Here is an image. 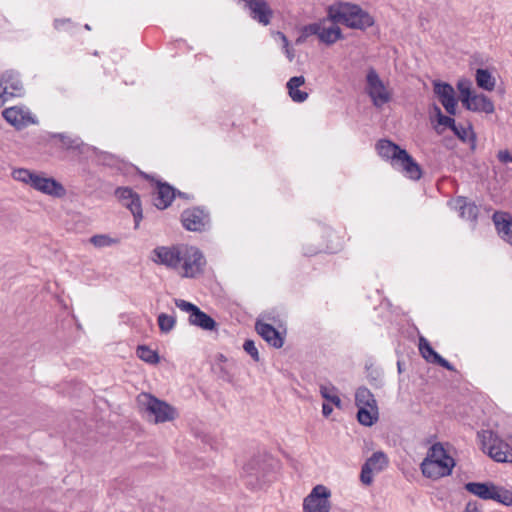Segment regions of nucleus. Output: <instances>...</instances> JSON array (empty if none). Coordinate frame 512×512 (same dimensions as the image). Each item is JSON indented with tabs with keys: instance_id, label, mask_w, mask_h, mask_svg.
Returning a JSON list of instances; mask_svg holds the SVG:
<instances>
[{
	"instance_id": "3",
	"label": "nucleus",
	"mask_w": 512,
	"mask_h": 512,
	"mask_svg": "<svg viewBox=\"0 0 512 512\" xmlns=\"http://www.w3.org/2000/svg\"><path fill=\"white\" fill-rule=\"evenodd\" d=\"M15 180L29 185L34 190L54 198L66 195L65 187L53 177H47L42 172H35L25 168H18L12 172Z\"/></svg>"
},
{
	"instance_id": "12",
	"label": "nucleus",
	"mask_w": 512,
	"mask_h": 512,
	"mask_svg": "<svg viewBox=\"0 0 512 512\" xmlns=\"http://www.w3.org/2000/svg\"><path fill=\"white\" fill-rule=\"evenodd\" d=\"M155 191L153 193V203L156 208L164 210L168 208L176 197V189L167 182L161 180L155 181Z\"/></svg>"
},
{
	"instance_id": "40",
	"label": "nucleus",
	"mask_w": 512,
	"mask_h": 512,
	"mask_svg": "<svg viewBox=\"0 0 512 512\" xmlns=\"http://www.w3.org/2000/svg\"><path fill=\"white\" fill-rule=\"evenodd\" d=\"M457 88L461 94V100L467 99L469 101L474 95L471 93V82L469 80H459L457 83Z\"/></svg>"
},
{
	"instance_id": "38",
	"label": "nucleus",
	"mask_w": 512,
	"mask_h": 512,
	"mask_svg": "<svg viewBox=\"0 0 512 512\" xmlns=\"http://www.w3.org/2000/svg\"><path fill=\"white\" fill-rule=\"evenodd\" d=\"M452 131L463 142L467 141V138L469 137V134H470V139L469 140L472 142V148L475 147L476 137H475V134L473 133L471 127L465 128L462 125H457L456 124L455 128L452 129Z\"/></svg>"
},
{
	"instance_id": "53",
	"label": "nucleus",
	"mask_w": 512,
	"mask_h": 512,
	"mask_svg": "<svg viewBox=\"0 0 512 512\" xmlns=\"http://www.w3.org/2000/svg\"><path fill=\"white\" fill-rule=\"evenodd\" d=\"M506 462L512 463V449L510 450V454H509L508 459H507Z\"/></svg>"
},
{
	"instance_id": "8",
	"label": "nucleus",
	"mask_w": 512,
	"mask_h": 512,
	"mask_svg": "<svg viewBox=\"0 0 512 512\" xmlns=\"http://www.w3.org/2000/svg\"><path fill=\"white\" fill-rule=\"evenodd\" d=\"M181 223L188 231L204 232L210 228V214L202 207L187 208L181 213Z\"/></svg>"
},
{
	"instance_id": "45",
	"label": "nucleus",
	"mask_w": 512,
	"mask_h": 512,
	"mask_svg": "<svg viewBox=\"0 0 512 512\" xmlns=\"http://www.w3.org/2000/svg\"><path fill=\"white\" fill-rule=\"evenodd\" d=\"M464 512H480L476 502H468Z\"/></svg>"
},
{
	"instance_id": "35",
	"label": "nucleus",
	"mask_w": 512,
	"mask_h": 512,
	"mask_svg": "<svg viewBox=\"0 0 512 512\" xmlns=\"http://www.w3.org/2000/svg\"><path fill=\"white\" fill-rule=\"evenodd\" d=\"M320 394L325 400L334 404L336 407H341V399L336 394L335 386L320 385Z\"/></svg>"
},
{
	"instance_id": "37",
	"label": "nucleus",
	"mask_w": 512,
	"mask_h": 512,
	"mask_svg": "<svg viewBox=\"0 0 512 512\" xmlns=\"http://www.w3.org/2000/svg\"><path fill=\"white\" fill-rule=\"evenodd\" d=\"M158 326L162 333H169L172 331L176 324V318L173 315L161 313L158 315Z\"/></svg>"
},
{
	"instance_id": "51",
	"label": "nucleus",
	"mask_w": 512,
	"mask_h": 512,
	"mask_svg": "<svg viewBox=\"0 0 512 512\" xmlns=\"http://www.w3.org/2000/svg\"><path fill=\"white\" fill-rule=\"evenodd\" d=\"M307 37H304V34L301 33V35L296 39V43L300 44L306 40Z\"/></svg>"
},
{
	"instance_id": "27",
	"label": "nucleus",
	"mask_w": 512,
	"mask_h": 512,
	"mask_svg": "<svg viewBox=\"0 0 512 512\" xmlns=\"http://www.w3.org/2000/svg\"><path fill=\"white\" fill-rule=\"evenodd\" d=\"M426 458H430V461L434 464L449 463L450 461H455L450 455H448L443 445L439 442L433 444L429 448Z\"/></svg>"
},
{
	"instance_id": "9",
	"label": "nucleus",
	"mask_w": 512,
	"mask_h": 512,
	"mask_svg": "<svg viewBox=\"0 0 512 512\" xmlns=\"http://www.w3.org/2000/svg\"><path fill=\"white\" fill-rule=\"evenodd\" d=\"M331 491L324 485H316L303 501V512H329Z\"/></svg>"
},
{
	"instance_id": "36",
	"label": "nucleus",
	"mask_w": 512,
	"mask_h": 512,
	"mask_svg": "<svg viewBox=\"0 0 512 512\" xmlns=\"http://www.w3.org/2000/svg\"><path fill=\"white\" fill-rule=\"evenodd\" d=\"M90 243L96 248L109 247L119 243L118 238H112L107 234H97L90 238Z\"/></svg>"
},
{
	"instance_id": "41",
	"label": "nucleus",
	"mask_w": 512,
	"mask_h": 512,
	"mask_svg": "<svg viewBox=\"0 0 512 512\" xmlns=\"http://www.w3.org/2000/svg\"><path fill=\"white\" fill-rule=\"evenodd\" d=\"M243 349L252 357L254 361L258 362L260 360L258 349L256 348L255 342L253 340L247 339L244 342Z\"/></svg>"
},
{
	"instance_id": "48",
	"label": "nucleus",
	"mask_w": 512,
	"mask_h": 512,
	"mask_svg": "<svg viewBox=\"0 0 512 512\" xmlns=\"http://www.w3.org/2000/svg\"><path fill=\"white\" fill-rule=\"evenodd\" d=\"M68 22H69V20H68V19H67V20H59V19H56V20L54 21V27H55L57 30H60V29H61V27H62L64 24L68 23Z\"/></svg>"
},
{
	"instance_id": "47",
	"label": "nucleus",
	"mask_w": 512,
	"mask_h": 512,
	"mask_svg": "<svg viewBox=\"0 0 512 512\" xmlns=\"http://www.w3.org/2000/svg\"><path fill=\"white\" fill-rule=\"evenodd\" d=\"M284 50L289 61H292L294 59V50L290 46L284 47Z\"/></svg>"
},
{
	"instance_id": "1",
	"label": "nucleus",
	"mask_w": 512,
	"mask_h": 512,
	"mask_svg": "<svg viewBox=\"0 0 512 512\" xmlns=\"http://www.w3.org/2000/svg\"><path fill=\"white\" fill-rule=\"evenodd\" d=\"M152 253V260L156 264L176 271L183 278H196L204 273L206 259L202 251L195 246H158Z\"/></svg>"
},
{
	"instance_id": "39",
	"label": "nucleus",
	"mask_w": 512,
	"mask_h": 512,
	"mask_svg": "<svg viewBox=\"0 0 512 512\" xmlns=\"http://www.w3.org/2000/svg\"><path fill=\"white\" fill-rule=\"evenodd\" d=\"M433 111L435 113V116L437 118L438 125H442L444 127H448L451 130L455 128L456 122L452 117L446 116L442 113L439 106L436 104L433 105Z\"/></svg>"
},
{
	"instance_id": "13",
	"label": "nucleus",
	"mask_w": 512,
	"mask_h": 512,
	"mask_svg": "<svg viewBox=\"0 0 512 512\" xmlns=\"http://www.w3.org/2000/svg\"><path fill=\"white\" fill-rule=\"evenodd\" d=\"M3 118L17 130L25 128L30 123H35L31 114L18 106L6 108L2 111Z\"/></svg>"
},
{
	"instance_id": "17",
	"label": "nucleus",
	"mask_w": 512,
	"mask_h": 512,
	"mask_svg": "<svg viewBox=\"0 0 512 512\" xmlns=\"http://www.w3.org/2000/svg\"><path fill=\"white\" fill-rule=\"evenodd\" d=\"M462 104L467 110L473 112L491 114L495 110L492 100L484 94H474L469 101L462 99Z\"/></svg>"
},
{
	"instance_id": "46",
	"label": "nucleus",
	"mask_w": 512,
	"mask_h": 512,
	"mask_svg": "<svg viewBox=\"0 0 512 512\" xmlns=\"http://www.w3.org/2000/svg\"><path fill=\"white\" fill-rule=\"evenodd\" d=\"M333 409L329 404L324 403L322 405V413L325 417H328L332 413Z\"/></svg>"
},
{
	"instance_id": "23",
	"label": "nucleus",
	"mask_w": 512,
	"mask_h": 512,
	"mask_svg": "<svg viewBox=\"0 0 512 512\" xmlns=\"http://www.w3.org/2000/svg\"><path fill=\"white\" fill-rule=\"evenodd\" d=\"M304 83L305 78L303 76H294L286 84L289 96L296 103H302L308 98L307 92L299 90V87Z\"/></svg>"
},
{
	"instance_id": "43",
	"label": "nucleus",
	"mask_w": 512,
	"mask_h": 512,
	"mask_svg": "<svg viewBox=\"0 0 512 512\" xmlns=\"http://www.w3.org/2000/svg\"><path fill=\"white\" fill-rule=\"evenodd\" d=\"M321 24L322 22H317L305 25L302 28V33L304 34V37H309L312 35H316L317 37H319Z\"/></svg>"
},
{
	"instance_id": "15",
	"label": "nucleus",
	"mask_w": 512,
	"mask_h": 512,
	"mask_svg": "<svg viewBox=\"0 0 512 512\" xmlns=\"http://www.w3.org/2000/svg\"><path fill=\"white\" fill-rule=\"evenodd\" d=\"M418 346H419L420 354L426 361H428L430 363L437 364V365H439L447 370H450V371L455 370L454 366L449 361H447L445 358L440 356L432 348V346L430 345V343L428 342V340L425 337H423V336L419 337V345Z\"/></svg>"
},
{
	"instance_id": "42",
	"label": "nucleus",
	"mask_w": 512,
	"mask_h": 512,
	"mask_svg": "<svg viewBox=\"0 0 512 512\" xmlns=\"http://www.w3.org/2000/svg\"><path fill=\"white\" fill-rule=\"evenodd\" d=\"M374 470L364 463L361 469L360 480L364 485H370L373 482Z\"/></svg>"
},
{
	"instance_id": "28",
	"label": "nucleus",
	"mask_w": 512,
	"mask_h": 512,
	"mask_svg": "<svg viewBox=\"0 0 512 512\" xmlns=\"http://www.w3.org/2000/svg\"><path fill=\"white\" fill-rule=\"evenodd\" d=\"M325 20L321 24L319 40L327 45L334 44L336 41L342 39V32L338 26L325 27Z\"/></svg>"
},
{
	"instance_id": "2",
	"label": "nucleus",
	"mask_w": 512,
	"mask_h": 512,
	"mask_svg": "<svg viewBox=\"0 0 512 512\" xmlns=\"http://www.w3.org/2000/svg\"><path fill=\"white\" fill-rule=\"evenodd\" d=\"M328 19L334 24H343L351 29L366 30L374 25V18L359 5L338 2L327 10Z\"/></svg>"
},
{
	"instance_id": "7",
	"label": "nucleus",
	"mask_w": 512,
	"mask_h": 512,
	"mask_svg": "<svg viewBox=\"0 0 512 512\" xmlns=\"http://www.w3.org/2000/svg\"><path fill=\"white\" fill-rule=\"evenodd\" d=\"M175 305L180 310L189 313L188 322L190 325L199 327L206 331H213L216 329V321L195 304L183 299H175Z\"/></svg>"
},
{
	"instance_id": "20",
	"label": "nucleus",
	"mask_w": 512,
	"mask_h": 512,
	"mask_svg": "<svg viewBox=\"0 0 512 512\" xmlns=\"http://www.w3.org/2000/svg\"><path fill=\"white\" fill-rule=\"evenodd\" d=\"M401 155L399 162L394 167L400 169L410 179L419 180L422 176V169L420 165L406 150Z\"/></svg>"
},
{
	"instance_id": "19",
	"label": "nucleus",
	"mask_w": 512,
	"mask_h": 512,
	"mask_svg": "<svg viewBox=\"0 0 512 512\" xmlns=\"http://www.w3.org/2000/svg\"><path fill=\"white\" fill-rule=\"evenodd\" d=\"M255 328L257 333L274 348H281L283 346L284 338L272 325L258 321Z\"/></svg>"
},
{
	"instance_id": "30",
	"label": "nucleus",
	"mask_w": 512,
	"mask_h": 512,
	"mask_svg": "<svg viewBox=\"0 0 512 512\" xmlns=\"http://www.w3.org/2000/svg\"><path fill=\"white\" fill-rule=\"evenodd\" d=\"M355 404L357 407H373L377 405V402L368 388L359 387L355 393Z\"/></svg>"
},
{
	"instance_id": "4",
	"label": "nucleus",
	"mask_w": 512,
	"mask_h": 512,
	"mask_svg": "<svg viewBox=\"0 0 512 512\" xmlns=\"http://www.w3.org/2000/svg\"><path fill=\"white\" fill-rule=\"evenodd\" d=\"M145 412L149 416H154L155 423H164L175 419L177 413L173 406L165 401L159 400L150 394H144L140 399Z\"/></svg>"
},
{
	"instance_id": "14",
	"label": "nucleus",
	"mask_w": 512,
	"mask_h": 512,
	"mask_svg": "<svg viewBox=\"0 0 512 512\" xmlns=\"http://www.w3.org/2000/svg\"><path fill=\"white\" fill-rule=\"evenodd\" d=\"M455 466V461L449 463L434 464L430 458H425L421 463V470L425 477L431 479H439L441 477L449 476Z\"/></svg>"
},
{
	"instance_id": "34",
	"label": "nucleus",
	"mask_w": 512,
	"mask_h": 512,
	"mask_svg": "<svg viewBox=\"0 0 512 512\" xmlns=\"http://www.w3.org/2000/svg\"><path fill=\"white\" fill-rule=\"evenodd\" d=\"M490 500L497 501L506 506H512V491L501 486H496Z\"/></svg>"
},
{
	"instance_id": "21",
	"label": "nucleus",
	"mask_w": 512,
	"mask_h": 512,
	"mask_svg": "<svg viewBox=\"0 0 512 512\" xmlns=\"http://www.w3.org/2000/svg\"><path fill=\"white\" fill-rule=\"evenodd\" d=\"M4 88L8 91L10 97H21L24 94V88L19 75L13 71H7L0 79Z\"/></svg>"
},
{
	"instance_id": "11",
	"label": "nucleus",
	"mask_w": 512,
	"mask_h": 512,
	"mask_svg": "<svg viewBox=\"0 0 512 512\" xmlns=\"http://www.w3.org/2000/svg\"><path fill=\"white\" fill-rule=\"evenodd\" d=\"M433 92L450 115L456 114L457 99L453 86L440 80L433 81Z\"/></svg>"
},
{
	"instance_id": "6",
	"label": "nucleus",
	"mask_w": 512,
	"mask_h": 512,
	"mask_svg": "<svg viewBox=\"0 0 512 512\" xmlns=\"http://www.w3.org/2000/svg\"><path fill=\"white\" fill-rule=\"evenodd\" d=\"M481 437L482 450L497 462H505L511 447L492 431H483Z\"/></svg>"
},
{
	"instance_id": "44",
	"label": "nucleus",
	"mask_w": 512,
	"mask_h": 512,
	"mask_svg": "<svg viewBox=\"0 0 512 512\" xmlns=\"http://www.w3.org/2000/svg\"><path fill=\"white\" fill-rule=\"evenodd\" d=\"M497 158L501 163H512V155L508 150H500L497 154Z\"/></svg>"
},
{
	"instance_id": "16",
	"label": "nucleus",
	"mask_w": 512,
	"mask_h": 512,
	"mask_svg": "<svg viewBox=\"0 0 512 512\" xmlns=\"http://www.w3.org/2000/svg\"><path fill=\"white\" fill-rule=\"evenodd\" d=\"M376 150L383 159L390 160L393 167L399 162L401 154L405 152V149L387 139L379 140L376 143Z\"/></svg>"
},
{
	"instance_id": "52",
	"label": "nucleus",
	"mask_w": 512,
	"mask_h": 512,
	"mask_svg": "<svg viewBox=\"0 0 512 512\" xmlns=\"http://www.w3.org/2000/svg\"><path fill=\"white\" fill-rule=\"evenodd\" d=\"M176 195L181 197V198H185V199L189 198V196L186 193L178 191V190H176Z\"/></svg>"
},
{
	"instance_id": "31",
	"label": "nucleus",
	"mask_w": 512,
	"mask_h": 512,
	"mask_svg": "<svg viewBox=\"0 0 512 512\" xmlns=\"http://www.w3.org/2000/svg\"><path fill=\"white\" fill-rule=\"evenodd\" d=\"M54 137L58 138L63 148L67 150H80L83 146V141L80 137H73L65 133H58Z\"/></svg>"
},
{
	"instance_id": "50",
	"label": "nucleus",
	"mask_w": 512,
	"mask_h": 512,
	"mask_svg": "<svg viewBox=\"0 0 512 512\" xmlns=\"http://www.w3.org/2000/svg\"><path fill=\"white\" fill-rule=\"evenodd\" d=\"M141 176H142L144 179L149 180V181H151V182H155V181H156V180L154 179V177H153V176H151V175H149V174H147V173L142 172V173H141Z\"/></svg>"
},
{
	"instance_id": "29",
	"label": "nucleus",
	"mask_w": 512,
	"mask_h": 512,
	"mask_svg": "<svg viewBox=\"0 0 512 512\" xmlns=\"http://www.w3.org/2000/svg\"><path fill=\"white\" fill-rule=\"evenodd\" d=\"M475 80L479 88H482L487 91H492L495 88V78L487 69H477L475 74Z\"/></svg>"
},
{
	"instance_id": "54",
	"label": "nucleus",
	"mask_w": 512,
	"mask_h": 512,
	"mask_svg": "<svg viewBox=\"0 0 512 512\" xmlns=\"http://www.w3.org/2000/svg\"><path fill=\"white\" fill-rule=\"evenodd\" d=\"M85 28H86L87 30H90V26H89L88 24H86V25H85Z\"/></svg>"
},
{
	"instance_id": "33",
	"label": "nucleus",
	"mask_w": 512,
	"mask_h": 512,
	"mask_svg": "<svg viewBox=\"0 0 512 512\" xmlns=\"http://www.w3.org/2000/svg\"><path fill=\"white\" fill-rule=\"evenodd\" d=\"M137 356L148 364H157L160 360L158 353L146 345H140L136 350Z\"/></svg>"
},
{
	"instance_id": "26",
	"label": "nucleus",
	"mask_w": 512,
	"mask_h": 512,
	"mask_svg": "<svg viewBox=\"0 0 512 512\" xmlns=\"http://www.w3.org/2000/svg\"><path fill=\"white\" fill-rule=\"evenodd\" d=\"M459 214L463 219L469 221H476L478 217V207L473 202H467L464 198H458L456 200Z\"/></svg>"
},
{
	"instance_id": "5",
	"label": "nucleus",
	"mask_w": 512,
	"mask_h": 512,
	"mask_svg": "<svg viewBox=\"0 0 512 512\" xmlns=\"http://www.w3.org/2000/svg\"><path fill=\"white\" fill-rule=\"evenodd\" d=\"M365 90L376 108H381L391 101V92L384 85L374 68L368 70Z\"/></svg>"
},
{
	"instance_id": "10",
	"label": "nucleus",
	"mask_w": 512,
	"mask_h": 512,
	"mask_svg": "<svg viewBox=\"0 0 512 512\" xmlns=\"http://www.w3.org/2000/svg\"><path fill=\"white\" fill-rule=\"evenodd\" d=\"M115 196L123 206L131 211L134 217L135 228H138L143 218L139 194L134 192L130 187H118L115 190Z\"/></svg>"
},
{
	"instance_id": "32",
	"label": "nucleus",
	"mask_w": 512,
	"mask_h": 512,
	"mask_svg": "<svg viewBox=\"0 0 512 512\" xmlns=\"http://www.w3.org/2000/svg\"><path fill=\"white\" fill-rule=\"evenodd\" d=\"M365 464L370 466L375 472H380L388 465V458L383 452L377 451L366 460Z\"/></svg>"
},
{
	"instance_id": "18",
	"label": "nucleus",
	"mask_w": 512,
	"mask_h": 512,
	"mask_svg": "<svg viewBox=\"0 0 512 512\" xmlns=\"http://www.w3.org/2000/svg\"><path fill=\"white\" fill-rule=\"evenodd\" d=\"M493 222L500 237L512 245V218L507 212H495Z\"/></svg>"
},
{
	"instance_id": "24",
	"label": "nucleus",
	"mask_w": 512,
	"mask_h": 512,
	"mask_svg": "<svg viewBox=\"0 0 512 512\" xmlns=\"http://www.w3.org/2000/svg\"><path fill=\"white\" fill-rule=\"evenodd\" d=\"M465 489L483 500H490L496 485L493 483L469 482L465 485Z\"/></svg>"
},
{
	"instance_id": "49",
	"label": "nucleus",
	"mask_w": 512,
	"mask_h": 512,
	"mask_svg": "<svg viewBox=\"0 0 512 512\" xmlns=\"http://www.w3.org/2000/svg\"><path fill=\"white\" fill-rule=\"evenodd\" d=\"M278 35L280 36V38L282 40L283 48L289 46V41H288L287 37L285 36V34H283L282 32H278Z\"/></svg>"
},
{
	"instance_id": "25",
	"label": "nucleus",
	"mask_w": 512,
	"mask_h": 512,
	"mask_svg": "<svg viewBox=\"0 0 512 512\" xmlns=\"http://www.w3.org/2000/svg\"><path fill=\"white\" fill-rule=\"evenodd\" d=\"M378 417L377 405L373 407H358L357 419L360 424L370 427L378 421Z\"/></svg>"
},
{
	"instance_id": "22",
	"label": "nucleus",
	"mask_w": 512,
	"mask_h": 512,
	"mask_svg": "<svg viewBox=\"0 0 512 512\" xmlns=\"http://www.w3.org/2000/svg\"><path fill=\"white\" fill-rule=\"evenodd\" d=\"M244 472L248 478L247 484L253 487L261 486L265 482V474L260 469V461L257 459L250 460L244 466Z\"/></svg>"
}]
</instances>
